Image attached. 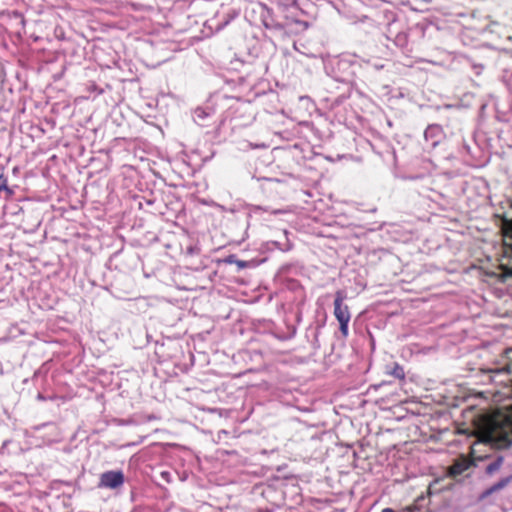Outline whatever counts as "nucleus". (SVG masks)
Listing matches in <instances>:
<instances>
[{
  "label": "nucleus",
  "mask_w": 512,
  "mask_h": 512,
  "mask_svg": "<svg viewBox=\"0 0 512 512\" xmlns=\"http://www.w3.org/2000/svg\"><path fill=\"white\" fill-rule=\"evenodd\" d=\"M347 298V294L344 290H337L334 298V311L333 314L339 322V330L344 338L348 337L349 322L351 320L350 309L344 301Z\"/></svg>",
  "instance_id": "f257e3e1"
},
{
  "label": "nucleus",
  "mask_w": 512,
  "mask_h": 512,
  "mask_svg": "<svg viewBox=\"0 0 512 512\" xmlns=\"http://www.w3.org/2000/svg\"><path fill=\"white\" fill-rule=\"evenodd\" d=\"M500 270L501 272L499 273L498 278L501 282L506 283L512 279V267L502 265Z\"/></svg>",
  "instance_id": "0eeeda50"
},
{
  "label": "nucleus",
  "mask_w": 512,
  "mask_h": 512,
  "mask_svg": "<svg viewBox=\"0 0 512 512\" xmlns=\"http://www.w3.org/2000/svg\"><path fill=\"white\" fill-rule=\"evenodd\" d=\"M296 333V330L295 328L292 329V331L287 335V336H278L281 340H288V339H291L292 337H294Z\"/></svg>",
  "instance_id": "9b49d317"
},
{
  "label": "nucleus",
  "mask_w": 512,
  "mask_h": 512,
  "mask_svg": "<svg viewBox=\"0 0 512 512\" xmlns=\"http://www.w3.org/2000/svg\"><path fill=\"white\" fill-rule=\"evenodd\" d=\"M124 483V474L120 470H110L101 474L100 487L116 489Z\"/></svg>",
  "instance_id": "f03ea898"
},
{
  "label": "nucleus",
  "mask_w": 512,
  "mask_h": 512,
  "mask_svg": "<svg viewBox=\"0 0 512 512\" xmlns=\"http://www.w3.org/2000/svg\"><path fill=\"white\" fill-rule=\"evenodd\" d=\"M463 470H464V467L460 464H457V465L452 466L451 473L453 475H459L463 472Z\"/></svg>",
  "instance_id": "9d476101"
},
{
  "label": "nucleus",
  "mask_w": 512,
  "mask_h": 512,
  "mask_svg": "<svg viewBox=\"0 0 512 512\" xmlns=\"http://www.w3.org/2000/svg\"><path fill=\"white\" fill-rule=\"evenodd\" d=\"M383 68V65H377L376 69Z\"/></svg>",
  "instance_id": "2eb2a0df"
},
{
  "label": "nucleus",
  "mask_w": 512,
  "mask_h": 512,
  "mask_svg": "<svg viewBox=\"0 0 512 512\" xmlns=\"http://www.w3.org/2000/svg\"><path fill=\"white\" fill-rule=\"evenodd\" d=\"M512 482V475H509L507 477H504L500 479L498 482L490 486L489 488L485 489L480 495L479 500H484L488 498L493 493H496L505 487H507Z\"/></svg>",
  "instance_id": "7ed1b4c3"
},
{
  "label": "nucleus",
  "mask_w": 512,
  "mask_h": 512,
  "mask_svg": "<svg viewBox=\"0 0 512 512\" xmlns=\"http://www.w3.org/2000/svg\"><path fill=\"white\" fill-rule=\"evenodd\" d=\"M383 68V65H377L376 69Z\"/></svg>",
  "instance_id": "f3484780"
},
{
  "label": "nucleus",
  "mask_w": 512,
  "mask_h": 512,
  "mask_svg": "<svg viewBox=\"0 0 512 512\" xmlns=\"http://www.w3.org/2000/svg\"><path fill=\"white\" fill-rule=\"evenodd\" d=\"M3 193L5 194L4 198L8 199L14 194V191L8 186L7 177L0 174V198H2Z\"/></svg>",
  "instance_id": "423d86ee"
},
{
  "label": "nucleus",
  "mask_w": 512,
  "mask_h": 512,
  "mask_svg": "<svg viewBox=\"0 0 512 512\" xmlns=\"http://www.w3.org/2000/svg\"><path fill=\"white\" fill-rule=\"evenodd\" d=\"M381 512H395L392 508H384Z\"/></svg>",
  "instance_id": "4468645a"
},
{
  "label": "nucleus",
  "mask_w": 512,
  "mask_h": 512,
  "mask_svg": "<svg viewBox=\"0 0 512 512\" xmlns=\"http://www.w3.org/2000/svg\"><path fill=\"white\" fill-rule=\"evenodd\" d=\"M383 68V65H377L376 69Z\"/></svg>",
  "instance_id": "dca6fc26"
},
{
  "label": "nucleus",
  "mask_w": 512,
  "mask_h": 512,
  "mask_svg": "<svg viewBox=\"0 0 512 512\" xmlns=\"http://www.w3.org/2000/svg\"><path fill=\"white\" fill-rule=\"evenodd\" d=\"M504 441H505V444H504L505 447H510L512 445V440L509 439L508 437H505Z\"/></svg>",
  "instance_id": "ddd939ff"
},
{
  "label": "nucleus",
  "mask_w": 512,
  "mask_h": 512,
  "mask_svg": "<svg viewBox=\"0 0 512 512\" xmlns=\"http://www.w3.org/2000/svg\"><path fill=\"white\" fill-rule=\"evenodd\" d=\"M36 399L38 401H45L47 400L48 398L46 396H44L42 393H38L37 396H36Z\"/></svg>",
  "instance_id": "f8f14e48"
},
{
  "label": "nucleus",
  "mask_w": 512,
  "mask_h": 512,
  "mask_svg": "<svg viewBox=\"0 0 512 512\" xmlns=\"http://www.w3.org/2000/svg\"><path fill=\"white\" fill-rule=\"evenodd\" d=\"M226 261L230 264L235 263L239 268H245L248 266V262L238 260L235 255H230Z\"/></svg>",
  "instance_id": "1a4fd4ad"
},
{
  "label": "nucleus",
  "mask_w": 512,
  "mask_h": 512,
  "mask_svg": "<svg viewBox=\"0 0 512 512\" xmlns=\"http://www.w3.org/2000/svg\"><path fill=\"white\" fill-rule=\"evenodd\" d=\"M504 457L499 455L497 456L492 462H490L486 468L485 473L489 476L494 475L496 472H498L503 465Z\"/></svg>",
  "instance_id": "39448f33"
},
{
  "label": "nucleus",
  "mask_w": 512,
  "mask_h": 512,
  "mask_svg": "<svg viewBox=\"0 0 512 512\" xmlns=\"http://www.w3.org/2000/svg\"><path fill=\"white\" fill-rule=\"evenodd\" d=\"M441 135V128L439 125H430L424 131V137L426 141L431 140V146H436L439 142Z\"/></svg>",
  "instance_id": "20e7f679"
},
{
  "label": "nucleus",
  "mask_w": 512,
  "mask_h": 512,
  "mask_svg": "<svg viewBox=\"0 0 512 512\" xmlns=\"http://www.w3.org/2000/svg\"><path fill=\"white\" fill-rule=\"evenodd\" d=\"M388 373L397 379L405 378V372L403 367L397 363L394 364V367Z\"/></svg>",
  "instance_id": "6e6552de"
}]
</instances>
